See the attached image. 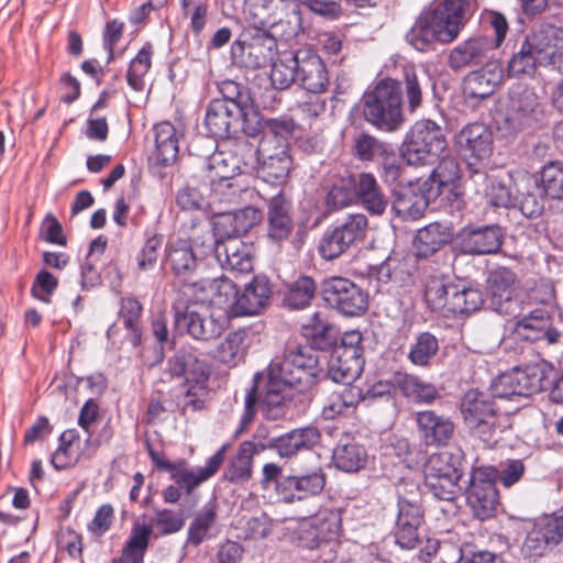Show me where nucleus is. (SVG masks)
<instances>
[{
	"instance_id": "obj_1",
	"label": "nucleus",
	"mask_w": 563,
	"mask_h": 563,
	"mask_svg": "<svg viewBox=\"0 0 563 563\" xmlns=\"http://www.w3.org/2000/svg\"><path fill=\"white\" fill-rule=\"evenodd\" d=\"M321 373L318 353L310 346L288 347L284 356L274 360L266 374H256L254 385L246 391L244 412L241 427L236 433L252 422L256 406L261 398L264 416L269 420H278L286 415V406L290 400V389L305 390L311 387Z\"/></svg>"
},
{
	"instance_id": "obj_2",
	"label": "nucleus",
	"mask_w": 563,
	"mask_h": 563,
	"mask_svg": "<svg viewBox=\"0 0 563 563\" xmlns=\"http://www.w3.org/2000/svg\"><path fill=\"white\" fill-rule=\"evenodd\" d=\"M466 0H443L423 12L407 33V42L417 51L433 49L435 44H450L466 23Z\"/></svg>"
},
{
	"instance_id": "obj_3",
	"label": "nucleus",
	"mask_w": 563,
	"mask_h": 563,
	"mask_svg": "<svg viewBox=\"0 0 563 563\" xmlns=\"http://www.w3.org/2000/svg\"><path fill=\"white\" fill-rule=\"evenodd\" d=\"M365 120L384 132H394L405 123L401 86L397 80L385 78L367 89L362 99Z\"/></svg>"
},
{
	"instance_id": "obj_4",
	"label": "nucleus",
	"mask_w": 563,
	"mask_h": 563,
	"mask_svg": "<svg viewBox=\"0 0 563 563\" xmlns=\"http://www.w3.org/2000/svg\"><path fill=\"white\" fill-rule=\"evenodd\" d=\"M488 19L495 31V38L481 35L470 37L457 44L450 51L448 57V65L452 70L457 71L476 66L484 67L486 64L497 63L493 60L494 53L506 37L508 23L506 18L498 12L489 13Z\"/></svg>"
},
{
	"instance_id": "obj_5",
	"label": "nucleus",
	"mask_w": 563,
	"mask_h": 563,
	"mask_svg": "<svg viewBox=\"0 0 563 563\" xmlns=\"http://www.w3.org/2000/svg\"><path fill=\"white\" fill-rule=\"evenodd\" d=\"M540 99L533 88L514 85L508 92L506 112L498 122V130L507 137L534 126L542 118Z\"/></svg>"
},
{
	"instance_id": "obj_6",
	"label": "nucleus",
	"mask_w": 563,
	"mask_h": 563,
	"mask_svg": "<svg viewBox=\"0 0 563 563\" xmlns=\"http://www.w3.org/2000/svg\"><path fill=\"white\" fill-rule=\"evenodd\" d=\"M445 147L441 126L432 120H420L407 133L401 155L409 165H424L438 159Z\"/></svg>"
},
{
	"instance_id": "obj_7",
	"label": "nucleus",
	"mask_w": 563,
	"mask_h": 563,
	"mask_svg": "<svg viewBox=\"0 0 563 563\" xmlns=\"http://www.w3.org/2000/svg\"><path fill=\"white\" fill-rule=\"evenodd\" d=\"M493 393L471 389L461 401V412L464 423L471 433L484 443L494 441L498 424V409Z\"/></svg>"
},
{
	"instance_id": "obj_8",
	"label": "nucleus",
	"mask_w": 563,
	"mask_h": 563,
	"mask_svg": "<svg viewBox=\"0 0 563 563\" xmlns=\"http://www.w3.org/2000/svg\"><path fill=\"white\" fill-rule=\"evenodd\" d=\"M367 225L365 214H349L342 222L323 233L318 245L320 256L327 261L338 258L357 241L364 239Z\"/></svg>"
},
{
	"instance_id": "obj_9",
	"label": "nucleus",
	"mask_w": 563,
	"mask_h": 563,
	"mask_svg": "<svg viewBox=\"0 0 563 563\" xmlns=\"http://www.w3.org/2000/svg\"><path fill=\"white\" fill-rule=\"evenodd\" d=\"M563 541V515H543L533 520L521 545L526 559L537 560Z\"/></svg>"
},
{
	"instance_id": "obj_10",
	"label": "nucleus",
	"mask_w": 563,
	"mask_h": 563,
	"mask_svg": "<svg viewBox=\"0 0 563 563\" xmlns=\"http://www.w3.org/2000/svg\"><path fill=\"white\" fill-rule=\"evenodd\" d=\"M497 477L498 471L493 466L474 468L471 474L466 500L474 515L481 520L493 517L499 504Z\"/></svg>"
},
{
	"instance_id": "obj_11",
	"label": "nucleus",
	"mask_w": 563,
	"mask_h": 563,
	"mask_svg": "<svg viewBox=\"0 0 563 563\" xmlns=\"http://www.w3.org/2000/svg\"><path fill=\"white\" fill-rule=\"evenodd\" d=\"M323 300L344 316H360L367 310V294L352 280L333 276L322 284Z\"/></svg>"
},
{
	"instance_id": "obj_12",
	"label": "nucleus",
	"mask_w": 563,
	"mask_h": 563,
	"mask_svg": "<svg viewBox=\"0 0 563 563\" xmlns=\"http://www.w3.org/2000/svg\"><path fill=\"white\" fill-rule=\"evenodd\" d=\"M544 372L538 366L515 367L494 379L490 389L495 397L528 398L543 390Z\"/></svg>"
},
{
	"instance_id": "obj_13",
	"label": "nucleus",
	"mask_w": 563,
	"mask_h": 563,
	"mask_svg": "<svg viewBox=\"0 0 563 563\" xmlns=\"http://www.w3.org/2000/svg\"><path fill=\"white\" fill-rule=\"evenodd\" d=\"M201 254L213 250L216 258L223 269L236 273H250L253 269V245L239 238H225L216 241L209 231L201 242Z\"/></svg>"
},
{
	"instance_id": "obj_14",
	"label": "nucleus",
	"mask_w": 563,
	"mask_h": 563,
	"mask_svg": "<svg viewBox=\"0 0 563 563\" xmlns=\"http://www.w3.org/2000/svg\"><path fill=\"white\" fill-rule=\"evenodd\" d=\"M227 446H221L212 456H210L205 466L190 468L185 460L172 462L167 466L170 478L184 487L187 495H190L196 487L212 477L224 462Z\"/></svg>"
},
{
	"instance_id": "obj_15",
	"label": "nucleus",
	"mask_w": 563,
	"mask_h": 563,
	"mask_svg": "<svg viewBox=\"0 0 563 563\" xmlns=\"http://www.w3.org/2000/svg\"><path fill=\"white\" fill-rule=\"evenodd\" d=\"M167 371L174 377H184L185 384L208 383L211 366L202 354L194 347H181L169 357Z\"/></svg>"
},
{
	"instance_id": "obj_16",
	"label": "nucleus",
	"mask_w": 563,
	"mask_h": 563,
	"mask_svg": "<svg viewBox=\"0 0 563 563\" xmlns=\"http://www.w3.org/2000/svg\"><path fill=\"white\" fill-rule=\"evenodd\" d=\"M250 114L243 112V106L228 101H211L208 106L205 124L213 137L227 139L232 130L247 121Z\"/></svg>"
},
{
	"instance_id": "obj_17",
	"label": "nucleus",
	"mask_w": 563,
	"mask_h": 563,
	"mask_svg": "<svg viewBox=\"0 0 563 563\" xmlns=\"http://www.w3.org/2000/svg\"><path fill=\"white\" fill-rule=\"evenodd\" d=\"M415 422L418 437L426 446H444L454 435L455 424L452 419L434 410L418 411Z\"/></svg>"
},
{
	"instance_id": "obj_18",
	"label": "nucleus",
	"mask_w": 563,
	"mask_h": 563,
	"mask_svg": "<svg viewBox=\"0 0 563 563\" xmlns=\"http://www.w3.org/2000/svg\"><path fill=\"white\" fill-rule=\"evenodd\" d=\"M325 485V475L318 468L305 475H290L282 477L277 483L276 493L285 503L303 500L319 495Z\"/></svg>"
},
{
	"instance_id": "obj_19",
	"label": "nucleus",
	"mask_w": 563,
	"mask_h": 563,
	"mask_svg": "<svg viewBox=\"0 0 563 563\" xmlns=\"http://www.w3.org/2000/svg\"><path fill=\"white\" fill-rule=\"evenodd\" d=\"M455 144L465 158L479 162L493 152V133L484 123H470L456 134Z\"/></svg>"
},
{
	"instance_id": "obj_20",
	"label": "nucleus",
	"mask_w": 563,
	"mask_h": 563,
	"mask_svg": "<svg viewBox=\"0 0 563 563\" xmlns=\"http://www.w3.org/2000/svg\"><path fill=\"white\" fill-rule=\"evenodd\" d=\"M503 241L504 234L497 225L463 229L459 235V249L461 253L468 255L496 254Z\"/></svg>"
},
{
	"instance_id": "obj_21",
	"label": "nucleus",
	"mask_w": 563,
	"mask_h": 563,
	"mask_svg": "<svg viewBox=\"0 0 563 563\" xmlns=\"http://www.w3.org/2000/svg\"><path fill=\"white\" fill-rule=\"evenodd\" d=\"M175 328L186 330L187 333L198 341H210L221 335L224 324L212 314L202 313L196 310H176L174 317Z\"/></svg>"
},
{
	"instance_id": "obj_22",
	"label": "nucleus",
	"mask_w": 563,
	"mask_h": 563,
	"mask_svg": "<svg viewBox=\"0 0 563 563\" xmlns=\"http://www.w3.org/2000/svg\"><path fill=\"white\" fill-rule=\"evenodd\" d=\"M297 84L312 95H320L327 90L328 68L319 55L308 51L298 52Z\"/></svg>"
},
{
	"instance_id": "obj_23",
	"label": "nucleus",
	"mask_w": 563,
	"mask_h": 563,
	"mask_svg": "<svg viewBox=\"0 0 563 563\" xmlns=\"http://www.w3.org/2000/svg\"><path fill=\"white\" fill-rule=\"evenodd\" d=\"M321 433L318 428L308 426L294 429L285 434L272 439L266 449H272L283 459H291L299 452L311 450L320 443Z\"/></svg>"
},
{
	"instance_id": "obj_24",
	"label": "nucleus",
	"mask_w": 563,
	"mask_h": 563,
	"mask_svg": "<svg viewBox=\"0 0 563 563\" xmlns=\"http://www.w3.org/2000/svg\"><path fill=\"white\" fill-rule=\"evenodd\" d=\"M291 202L284 195L274 196L267 206L266 236L273 244L280 245L294 231L290 216Z\"/></svg>"
},
{
	"instance_id": "obj_25",
	"label": "nucleus",
	"mask_w": 563,
	"mask_h": 563,
	"mask_svg": "<svg viewBox=\"0 0 563 563\" xmlns=\"http://www.w3.org/2000/svg\"><path fill=\"white\" fill-rule=\"evenodd\" d=\"M517 276L507 267H498L490 272L487 279V291L493 309L498 313L508 314L517 290Z\"/></svg>"
},
{
	"instance_id": "obj_26",
	"label": "nucleus",
	"mask_w": 563,
	"mask_h": 563,
	"mask_svg": "<svg viewBox=\"0 0 563 563\" xmlns=\"http://www.w3.org/2000/svg\"><path fill=\"white\" fill-rule=\"evenodd\" d=\"M544 38L540 27L526 37L520 49L508 62V76L519 77L522 75L532 76L534 74L537 65H541L540 57Z\"/></svg>"
},
{
	"instance_id": "obj_27",
	"label": "nucleus",
	"mask_w": 563,
	"mask_h": 563,
	"mask_svg": "<svg viewBox=\"0 0 563 563\" xmlns=\"http://www.w3.org/2000/svg\"><path fill=\"white\" fill-rule=\"evenodd\" d=\"M197 239H178L166 246V265L179 278L190 277L198 267L199 255L194 251Z\"/></svg>"
},
{
	"instance_id": "obj_28",
	"label": "nucleus",
	"mask_w": 563,
	"mask_h": 563,
	"mask_svg": "<svg viewBox=\"0 0 563 563\" xmlns=\"http://www.w3.org/2000/svg\"><path fill=\"white\" fill-rule=\"evenodd\" d=\"M351 353L332 350L328 361L327 377L346 387H351V384L361 376L365 363L363 355Z\"/></svg>"
},
{
	"instance_id": "obj_29",
	"label": "nucleus",
	"mask_w": 563,
	"mask_h": 563,
	"mask_svg": "<svg viewBox=\"0 0 563 563\" xmlns=\"http://www.w3.org/2000/svg\"><path fill=\"white\" fill-rule=\"evenodd\" d=\"M516 333L527 341L547 340L554 344L560 332L551 325V318L544 309H536L516 322Z\"/></svg>"
},
{
	"instance_id": "obj_30",
	"label": "nucleus",
	"mask_w": 563,
	"mask_h": 563,
	"mask_svg": "<svg viewBox=\"0 0 563 563\" xmlns=\"http://www.w3.org/2000/svg\"><path fill=\"white\" fill-rule=\"evenodd\" d=\"M209 167L216 172L214 176L218 177V179L212 177L210 179V198L212 202L238 203L243 189L232 179L230 173L223 170L227 165L220 154L211 157Z\"/></svg>"
},
{
	"instance_id": "obj_31",
	"label": "nucleus",
	"mask_w": 563,
	"mask_h": 563,
	"mask_svg": "<svg viewBox=\"0 0 563 563\" xmlns=\"http://www.w3.org/2000/svg\"><path fill=\"white\" fill-rule=\"evenodd\" d=\"M262 219V213L254 207H246L235 211H221L216 222L218 233L225 238H239L246 234Z\"/></svg>"
},
{
	"instance_id": "obj_32",
	"label": "nucleus",
	"mask_w": 563,
	"mask_h": 563,
	"mask_svg": "<svg viewBox=\"0 0 563 563\" xmlns=\"http://www.w3.org/2000/svg\"><path fill=\"white\" fill-rule=\"evenodd\" d=\"M503 77L504 70L499 63L486 64L466 76L464 90L471 98L485 99L494 93Z\"/></svg>"
},
{
	"instance_id": "obj_33",
	"label": "nucleus",
	"mask_w": 563,
	"mask_h": 563,
	"mask_svg": "<svg viewBox=\"0 0 563 563\" xmlns=\"http://www.w3.org/2000/svg\"><path fill=\"white\" fill-rule=\"evenodd\" d=\"M309 533L312 539L305 536L303 548L313 550L322 542H327L335 537L341 528V516L336 509L323 508L309 518Z\"/></svg>"
},
{
	"instance_id": "obj_34",
	"label": "nucleus",
	"mask_w": 563,
	"mask_h": 563,
	"mask_svg": "<svg viewBox=\"0 0 563 563\" xmlns=\"http://www.w3.org/2000/svg\"><path fill=\"white\" fill-rule=\"evenodd\" d=\"M354 186L355 200L357 199L371 214L380 216L385 212L388 199L373 174L361 173L354 179Z\"/></svg>"
},
{
	"instance_id": "obj_35",
	"label": "nucleus",
	"mask_w": 563,
	"mask_h": 563,
	"mask_svg": "<svg viewBox=\"0 0 563 563\" xmlns=\"http://www.w3.org/2000/svg\"><path fill=\"white\" fill-rule=\"evenodd\" d=\"M271 295L269 282L265 276H254L239 294L236 316H254L267 305Z\"/></svg>"
},
{
	"instance_id": "obj_36",
	"label": "nucleus",
	"mask_w": 563,
	"mask_h": 563,
	"mask_svg": "<svg viewBox=\"0 0 563 563\" xmlns=\"http://www.w3.org/2000/svg\"><path fill=\"white\" fill-rule=\"evenodd\" d=\"M453 238L451 225L441 222H432L418 230L415 239V247L418 257L427 258L437 253Z\"/></svg>"
},
{
	"instance_id": "obj_37",
	"label": "nucleus",
	"mask_w": 563,
	"mask_h": 563,
	"mask_svg": "<svg viewBox=\"0 0 563 563\" xmlns=\"http://www.w3.org/2000/svg\"><path fill=\"white\" fill-rule=\"evenodd\" d=\"M428 206L429 199L420 188L404 187L396 191L391 209L402 220H417Z\"/></svg>"
},
{
	"instance_id": "obj_38",
	"label": "nucleus",
	"mask_w": 563,
	"mask_h": 563,
	"mask_svg": "<svg viewBox=\"0 0 563 563\" xmlns=\"http://www.w3.org/2000/svg\"><path fill=\"white\" fill-rule=\"evenodd\" d=\"M263 161L260 163L258 174L264 181L272 184H284L289 175L291 157L288 146L280 145L274 153H263Z\"/></svg>"
},
{
	"instance_id": "obj_39",
	"label": "nucleus",
	"mask_w": 563,
	"mask_h": 563,
	"mask_svg": "<svg viewBox=\"0 0 563 563\" xmlns=\"http://www.w3.org/2000/svg\"><path fill=\"white\" fill-rule=\"evenodd\" d=\"M266 450L265 443L255 444L253 441H244L240 444L238 454L228 466L224 476L229 482L239 483L251 478L253 457Z\"/></svg>"
},
{
	"instance_id": "obj_40",
	"label": "nucleus",
	"mask_w": 563,
	"mask_h": 563,
	"mask_svg": "<svg viewBox=\"0 0 563 563\" xmlns=\"http://www.w3.org/2000/svg\"><path fill=\"white\" fill-rule=\"evenodd\" d=\"M455 287V282L449 276L432 275L429 276L424 286V300L433 310L449 317L451 290Z\"/></svg>"
},
{
	"instance_id": "obj_41",
	"label": "nucleus",
	"mask_w": 563,
	"mask_h": 563,
	"mask_svg": "<svg viewBox=\"0 0 563 563\" xmlns=\"http://www.w3.org/2000/svg\"><path fill=\"white\" fill-rule=\"evenodd\" d=\"M464 453L461 449L433 453L424 466V476H463Z\"/></svg>"
},
{
	"instance_id": "obj_42",
	"label": "nucleus",
	"mask_w": 563,
	"mask_h": 563,
	"mask_svg": "<svg viewBox=\"0 0 563 563\" xmlns=\"http://www.w3.org/2000/svg\"><path fill=\"white\" fill-rule=\"evenodd\" d=\"M395 384L405 397L417 404H432L439 397L434 385L413 375L398 374Z\"/></svg>"
},
{
	"instance_id": "obj_43",
	"label": "nucleus",
	"mask_w": 563,
	"mask_h": 563,
	"mask_svg": "<svg viewBox=\"0 0 563 563\" xmlns=\"http://www.w3.org/2000/svg\"><path fill=\"white\" fill-rule=\"evenodd\" d=\"M449 316L468 314L477 311L484 303L483 294L478 288L459 282L451 290Z\"/></svg>"
},
{
	"instance_id": "obj_44",
	"label": "nucleus",
	"mask_w": 563,
	"mask_h": 563,
	"mask_svg": "<svg viewBox=\"0 0 563 563\" xmlns=\"http://www.w3.org/2000/svg\"><path fill=\"white\" fill-rule=\"evenodd\" d=\"M142 311L143 307L136 298L128 297L121 300L119 319L128 331V340L134 347L143 343Z\"/></svg>"
},
{
	"instance_id": "obj_45",
	"label": "nucleus",
	"mask_w": 563,
	"mask_h": 563,
	"mask_svg": "<svg viewBox=\"0 0 563 563\" xmlns=\"http://www.w3.org/2000/svg\"><path fill=\"white\" fill-rule=\"evenodd\" d=\"M155 157L163 165L173 164L179 152L178 136L175 126L169 122L155 125Z\"/></svg>"
},
{
	"instance_id": "obj_46",
	"label": "nucleus",
	"mask_w": 563,
	"mask_h": 563,
	"mask_svg": "<svg viewBox=\"0 0 563 563\" xmlns=\"http://www.w3.org/2000/svg\"><path fill=\"white\" fill-rule=\"evenodd\" d=\"M542 36L541 65L552 66L563 74V30L552 25L540 26Z\"/></svg>"
},
{
	"instance_id": "obj_47",
	"label": "nucleus",
	"mask_w": 563,
	"mask_h": 563,
	"mask_svg": "<svg viewBox=\"0 0 563 563\" xmlns=\"http://www.w3.org/2000/svg\"><path fill=\"white\" fill-rule=\"evenodd\" d=\"M397 81L401 86V93H405L409 111L415 112L422 104L423 89L429 82L428 74L415 67H405L402 79Z\"/></svg>"
},
{
	"instance_id": "obj_48",
	"label": "nucleus",
	"mask_w": 563,
	"mask_h": 563,
	"mask_svg": "<svg viewBox=\"0 0 563 563\" xmlns=\"http://www.w3.org/2000/svg\"><path fill=\"white\" fill-rule=\"evenodd\" d=\"M333 460L338 468L344 472H357L363 468L367 461L365 448L355 441L343 440L336 445L333 452Z\"/></svg>"
},
{
	"instance_id": "obj_49",
	"label": "nucleus",
	"mask_w": 563,
	"mask_h": 563,
	"mask_svg": "<svg viewBox=\"0 0 563 563\" xmlns=\"http://www.w3.org/2000/svg\"><path fill=\"white\" fill-rule=\"evenodd\" d=\"M316 291V282L309 276H300L287 285L284 303L290 309H303L310 305Z\"/></svg>"
},
{
	"instance_id": "obj_50",
	"label": "nucleus",
	"mask_w": 563,
	"mask_h": 563,
	"mask_svg": "<svg viewBox=\"0 0 563 563\" xmlns=\"http://www.w3.org/2000/svg\"><path fill=\"white\" fill-rule=\"evenodd\" d=\"M151 529L143 525L132 529L131 536L123 548L119 559L113 563H143L145 551L148 547Z\"/></svg>"
},
{
	"instance_id": "obj_51",
	"label": "nucleus",
	"mask_w": 563,
	"mask_h": 563,
	"mask_svg": "<svg viewBox=\"0 0 563 563\" xmlns=\"http://www.w3.org/2000/svg\"><path fill=\"white\" fill-rule=\"evenodd\" d=\"M390 147L391 144L362 132L353 140L352 153L362 162H376L385 156Z\"/></svg>"
},
{
	"instance_id": "obj_52",
	"label": "nucleus",
	"mask_w": 563,
	"mask_h": 563,
	"mask_svg": "<svg viewBox=\"0 0 563 563\" xmlns=\"http://www.w3.org/2000/svg\"><path fill=\"white\" fill-rule=\"evenodd\" d=\"M247 334L244 330L230 332L216 349V357L224 364L235 365L244 356Z\"/></svg>"
},
{
	"instance_id": "obj_53",
	"label": "nucleus",
	"mask_w": 563,
	"mask_h": 563,
	"mask_svg": "<svg viewBox=\"0 0 563 563\" xmlns=\"http://www.w3.org/2000/svg\"><path fill=\"white\" fill-rule=\"evenodd\" d=\"M360 400V390L354 387H344L341 391L329 395L322 408L324 419H334L349 409L354 408Z\"/></svg>"
},
{
	"instance_id": "obj_54",
	"label": "nucleus",
	"mask_w": 563,
	"mask_h": 563,
	"mask_svg": "<svg viewBox=\"0 0 563 563\" xmlns=\"http://www.w3.org/2000/svg\"><path fill=\"white\" fill-rule=\"evenodd\" d=\"M211 305L230 310L236 316L239 292L235 284L225 276L211 279Z\"/></svg>"
},
{
	"instance_id": "obj_55",
	"label": "nucleus",
	"mask_w": 563,
	"mask_h": 563,
	"mask_svg": "<svg viewBox=\"0 0 563 563\" xmlns=\"http://www.w3.org/2000/svg\"><path fill=\"white\" fill-rule=\"evenodd\" d=\"M298 52L273 63L269 79L275 89L285 90L297 82Z\"/></svg>"
},
{
	"instance_id": "obj_56",
	"label": "nucleus",
	"mask_w": 563,
	"mask_h": 563,
	"mask_svg": "<svg viewBox=\"0 0 563 563\" xmlns=\"http://www.w3.org/2000/svg\"><path fill=\"white\" fill-rule=\"evenodd\" d=\"M263 129L262 151L267 153L273 143H277V147L280 145L288 146L287 140L292 133L294 123L291 120L274 118L265 120Z\"/></svg>"
},
{
	"instance_id": "obj_57",
	"label": "nucleus",
	"mask_w": 563,
	"mask_h": 563,
	"mask_svg": "<svg viewBox=\"0 0 563 563\" xmlns=\"http://www.w3.org/2000/svg\"><path fill=\"white\" fill-rule=\"evenodd\" d=\"M152 54V45L146 44L139 51L137 55L130 63L126 81L135 91H142L144 89V77L151 68Z\"/></svg>"
},
{
	"instance_id": "obj_58",
	"label": "nucleus",
	"mask_w": 563,
	"mask_h": 563,
	"mask_svg": "<svg viewBox=\"0 0 563 563\" xmlns=\"http://www.w3.org/2000/svg\"><path fill=\"white\" fill-rule=\"evenodd\" d=\"M355 201V186L352 176L334 181L325 197V205L331 210H340Z\"/></svg>"
},
{
	"instance_id": "obj_59",
	"label": "nucleus",
	"mask_w": 563,
	"mask_h": 563,
	"mask_svg": "<svg viewBox=\"0 0 563 563\" xmlns=\"http://www.w3.org/2000/svg\"><path fill=\"white\" fill-rule=\"evenodd\" d=\"M438 350V339L430 332H422L416 338L415 343L411 344L408 358L417 366H427L431 358L435 356Z\"/></svg>"
},
{
	"instance_id": "obj_60",
	"label": "nucleus",
	"mask_w": 563,
	"mask_h": 563,
	"mask_svg": "<svg viewBox=\"0 0 563 563\" xmlns=\"http://www.w3.org/2000/svg\"><path fill=\"white\" fill-rule=\"evenodd\" d=\"M462 476H424V484L427 488L438 499L445 501H454L461 493L459 485Z\"/></svg>"
},
{
	"instance_id": "obj_61",
	"label": "nucleus",
	"mask_w": 563,
	"mask_h": 563,
	"mask_svg": "<svg viewBox=\"0 0 563 563\" xmlns=\"http://www.w3.org/2000/svg\"><path fill=\"white\" fill-rule=\"evenodd\" d=\"M186 391L178 401V408L183 416L191 412L201 411L206 408L209 389L208 383L203 384H185Z\"/></svg>"
},
{
	"instance_id": "obj_62",
	"label": "nucleus",
	"mask_w": 563,
	"mask_h": 563,
	"mask_svg": "<svg viewBox=\"0 0 563 563\" xmlns=\"http://www.w3.org/2000/svg\"><path fill=\"white\" fill-rule=\"evenodd\" d=\"M217 514L213 507H203L189 526L188 543L197 547L209 539V530L214 523Z\"/></svg>"
},
{
	"instance_id": "obj_63",
	"label": "nucleus",
	"mask_w": 563,
	"mask_h": 563,
	"mask_svg": "<svg viewBox=\"0 0 563 563\" xmlns=\"http://www.w3.org/2000/svg\"><path fill=\"white\" fill-rule=\"evenodd\" d=\"M302 329L305 336L311 340L312 345L309 346L318 353L320 358V353L314 347L322 350L332 344V338L330 336L331 325L322 319L319 312H316L310 321L303 324Z\"/></svg>"
},
{
	"instance_id": "obj_64",
	"label": "nucleus",
	"mask_w": 563,
	"mask_h": 563,
	"mask_svg": "<svg viewBox=\"0 0 563 563\" xmlns=\"http://www.w3.org/2000/svg\"><path fill=\"white\" fill-rule=\"evenodd\" d=\"M541 184L545 196L551 199L563 198V164L550 162L541 172Z\"/></svg>"
}]
</instances>
